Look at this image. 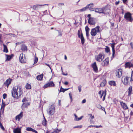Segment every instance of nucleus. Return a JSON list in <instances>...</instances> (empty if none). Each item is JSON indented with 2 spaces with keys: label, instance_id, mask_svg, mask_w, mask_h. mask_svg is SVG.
I'll return each mask as SVG.
<instances>
[{
  "label": "nucleus",
  "instance_id": "obj_1",
  "mask_svg": "<svg viewBox=\"0 0 133 133\" xmlns=\"http://www.w3.org/2000/svg\"><path fill=\"white\" fill-rule=\"evenodd\" d=\"M23 92L19 85L14 87L11 91V94L12 97L14 98L18 99L21 97Z\"/></svg>",
  "mask_w": 133,
  "mask_h": 133
},
{
  "label": "nucleus",
  "instance_id": "obj_2",
  "mask_svg": "<svg viewBox=\"0 0 133 133\" xmlns=\"http://www.w3.org/2000/svg\"><path fill=\"white\" fill-rule=\"evenodd\" d=\"M124 17L127 21L131 22H132L133 21V18L132 17V14L129 12H127L125 13Z\"/></svg>",
  "mask_w": 133,
  "mask_h": 133
},
{
  "label": "nucleus",
  "instance_id": "obj_3",
  "mask_svg": "<svg viewBox=\"0 0 133 133\" xmlns=\"http://www.w3.org/2000/svg\"><path fill=\"white\" fill-rule=\"evenodd\" d=\"M122 81L123 84L126 85H128L129 82L131 81H130V78L128 76L123 77Z\"/></svg>",
  "mask_w": 133,
  "mask_h": 133
},
{
  "label": "nucleus",
  "instance_id": "obj_4",
  "mask_svg": "<svg viewBox=\"0 0 133 133\" xmlns=\"http://www.w3.org/2000/svg\"><path fill=\"white\" fill-rule=\"evenodd\" d=\"M104 58V57L101 53H100L98 55L95 56V59L98 62H101Z\"/></svg>",
  "mask_w": 133,
  "mask_h": 133
},
{
  "label": "nucleus",
  "instance_id": "obj_5",
  "mask_svg": "<svg viewBox=\"0 0 133 133\" xmlns=\"http://www.w3.org/2000/svg\"><path fill=\"white\" fill-rule=\"evenodd\" d=\"M55 109V108L53 106L51 105L49 107L48 112L49 115H52L54 113Z\"/></svg>",
  "mask_w": 133,
  "mask_h": 133
},
{
  "label": "nucleus",
  "instance_id": "obj_6",
  "mask_svg": "<svg viewBox=\"0 0 133 133\" xmlns=\"http://www.w3.org/2000/svg\"><path fill=\"white\" fill-rule=\"evenodd\" d=\"M24 58L23 54V53L20 54L19 59V62L21 63H26V59L24 55Z\"/></svg>",
  "mask_w": 133,
  "mask_h": 133
},
{
  "label": "nucleus",
  "instance_id": "obj_7",
  "mask_svg": "<svg viewBox=\"0 0 133 133\" xmlns=\"http://www.w3.org/2000/svg\"><path fill=\"white\" fill-rule=\"evenodd\" d=\"M55 84L52 81H50V82L45 84L43 88L44 89L48 87H52L54 86Z\"/></svg>",
  "mask_w": 133,
  "mask_h": 133
},
{
  "label": "nucleus",
  "instance_id": "obj_8",
  "mask_svg": "<svg viewBox=\"0 0 133 133\" xmlns=\"http://www.w3.org/2000/svg\"><path fill=\"white\" fill-rule=\"evenodd\" d=\"M95 12L98 13H102L105 14V13L104 12V8H95Z\"/></svg>",
  "mask_w": 133,
  "mask_h": 133
},
{
  "label": "nucleus",
  "instance_id": "obj_9",
  "mask_svg": "<svg viewBox=\"0 0 133 133\" xmlns=\"http://www.w3.org/2000/svg\"><path fill=\"white\" fill-rule=\"evenodd\" d=\"M88 22L90 24L92 25H94L96 23L95 19L93 18H91L90 19H88Z\"/></svg>",
  "mask_w": 133,
  "mask_h": 133
},
{
  "label": "nucleus",
  "instance_id": "obj_10",
  "mask_svg": "<svg viewBox=\"0 0 133 133\" xmlns=\"http://www.w3.org/2000/svg\"><path fill=\"white\" fill-rule=\"evenodd\" d=\"M91 66L93 68V70L95 72H97L98 68L96 62H94V63L91 64Z\"/></svg>",
  "mask_w": 133,
  "mask_h": 133
},
{
  "label": "nucleus",
  "instance_id": "obj_11",
  "mask_svg": "<svg viewBox=\"0 0 133 133\" xmlns=\"http://www.w3.org/2000/svg\"><path fill=\"white\" fill-rule=\"evenodd\" d=\"M12 80V79L9 78L8 79H7L6 81L4 82V84L6 86H7L8 88L9 85L11 84V81Z\"/></svg>",
  "mask_w": 133,
  "mask_h": 133
},
{
  "label": "nucleus",
  "instance_id": "obj_12",
  "mask_svg": "<svg viewBox=\"0 0 133 133\" xmlns=\"http://www.w3.org/2000/svg\"><path fill=\"white\" fill-rule=\"evenodd\" d=\"M116 76L118 77H120L122 75V70L119 69L116 71Z\"/></svg>",
  "mask_w": 133,
  "mask_h": 133
},
{
  "label": "nucleus",
  "instance_id": "obj_13",
  "mask_svg": "<svg viewBox=\"0 0 133 133\" xmlns=\"http://www.w3.org/2000/svg\"><path fill=\"white\" fill-rule=\"evenodd\" d=\"M109 63L108 58H107L102 62V65L103 66H107L108 64Z\"/></svg>",
  "mask_w": 133,
  "mask_h": 133
},
{
  "label": "nucleus",
  "instance_id": "obj_14",
  "mask_svg": "<svg viewBox=\"0 0 133 133\" xmlns=\"http://www.w3.org/2000/svg\"><path fill=\"white\" fill-rule=\"evenodd\" d=\"M46 5V4L44 5H39L37 4L34 5L32 6V8L34 10H38L41 7V6Z\"/></svg>",
  "mask_w": 133,
  "mask_h": 133
},
{
  "label": "nucleus",
  "instance_id": "obj_15",
  "mask_svg": "<svg viewBox=\"0 0 133 133\" xmlns=\"http://www.w3.org/2000/svg\"><path fill=\"white\" fill-rule=\"evenodd\" d=\"M30 102L23 103L22 106V108L23 110H24V109L25 108L27 107L30 105Z\"/></svg>",
  "mask_w": 133,
  "mask_h": 133
},
{
  "label": "nucleus",
  "instance_id": "obj_16",
  "mask_svg": "<svg viewBox=\"0 0 133 133\" xmlns=\"http://www.w3.org/2000/svg\"><path fill=\"white\" fill-rule=\"evenodd\" d=\"M21 49L23 51H27L28 50L27 46L24 44H23L21 45Z\"/></svg>",
  "mask_w": 133,
  "mask_h": 133
},
{
  "label": "nucleus",
  "instance_id": "obj_17",
  "mask_svg": "<svg viewBox=\"0 0 133 133\" xmlns=\"http://www.w3.org/2000/svg\"><path fill=\"white\" fill-rule=\"evenodd\" d=\"M115 43H113L111 44V46L112 48V56L113 58L114 57V55L115 54Z\"/></svg>",
  "mask_w": 133,
  "mask_h": 133
},
{
  "label": "nucleus",
  "instance_id": "obj_18",
  "mask_svg": "<svg viewBox=\"0 0 133 133\" xmlns=\"http://www.w3.org/2000/svg\"><path fill=\"white\" fill-rule=\"evenodd\" d=\"M23 112H21L19 114L17 115L15 117V119L16 120L18 119L19 121L20 119H21L23 116Z\"/></svg>",
  "mask_w": 133,
  "mask_h": 133
},
{
  "label": "nucleus",
  "instance_id": "obj_19",
  "mask_svg": "<svg viewBox=\"0 0 133 133\" xmlns=\"http://www.w3.org/2000/svg\"><path fill=\"white\" fill-rule=\"evenodd\" d=\"M14 133H21V128H17L13 130Z\"/></svg>",
  "mask_w": 133,
  "mask_h": 133
},
{
  "label": "nucleus",
  "instance_id": "obj_20",
  "mask_svg": "<svg viewBox=\"0 0 133 133\" xmlns=\"http://www.w3.org/2000/svg\"><path fill=\"white\" fill-rule=\"evenodd\" d=\"M80 39H81V43L83 45L85 43V39L83 36V34L82 32H81V34Z\"/></svg>",
  "mask_w": 133,
  "mask_h": 133
},
{
  "label": "nucleus",
  "instance_id": "obj_21",
  "mask_svg": "<svg viewBox=\"0 0 133 133\" xmlns=\"http://www.w3.org/2000/svg\"><path fill=\"white\" fill-rule=\"evenodd\" d=\"M133 66V64L131 63V62H127L125 63V67L126 68H130Z\"/></svg>",
  "mask_w": 133,
  "mask_h": 133
},
{
  "label": "nucleus",
  "instance_id": "obj_22",
  "mask_svg": "<svg viewBox=\"0 0 133 133\" xmlns=\"http://www.w3.org/2000/svg\"><path fill=\"white\" fill-rule=\"evenodd\" d=\"M26 130L28 131H31L35 133H38L37 131L31 127H27Z\"/></svg>",
  "mask_w": 133,
  "mask_h": 133
},
{
  "label": "nucleus",
  "instance_id": "obj_23",
  "mask_svg": "<svg viewBox=\"0 0 133 133\" xmlns=\"http://www.w3.org/2000/svg\"><path fill=\"white\" fill-rule=\"evenodd\" d=\"M120 104L124 109H128V107L125 103H123V102H121Z\"/></svg>",
  "mask_w": 133,
  "mask_h": 133
},
{
  "label": "nucleus",
  "instance_id": "obj_24",
  "mask_svg": "<svg viewBox=\"0 0 133 133\" xmlns=\"http://www.w3.org/2000/svg\"><path fill=\"white\" fill-rule=\"evenodd\" d=\"M97 33L96 30H95V29L93 28L91 29L90 34L92 36H94L96 35Z\"/></svg>",
  "mask_w": 133,
  "mask_h": 133
},
{
  "label": "nucleus",
  "instance_id": "obj_25",
  "mask_svg": "<svg viewBox=\"0 0 133 133\" xmlns=\"http://www.w3.org/2000/svg\"><path fill=\"white\" fill-rule=\"evenodd\" d=\"M132 89V86H130V87L128 88V95L129 96H131V94Z\"/></svg>",
  "mask_w": 133,
  "mask_h": 133
},
{
  "label": "nucleus",
  "instance_id": "obj_26",
  "mask_svg": "<svg viewBox=\"0 0 133 133\" xmlns=\"http://www.w3.org/2000/svg\"><path fill=\"white\" fill-rule=\"evenodd\" d=\"M43 74H42L41 75H39L37 76L36 78L38 80L41 81L42 79Z\"/></svg>",
  "mask_w": 133,
  "mask_h": 133
},
{
  "label": "nucleus",
  "instance_id": "obj_27",
  "mask_svg": "<svg viewBox=\"0 0 133 133\" xmlns=\"http://www.w3.org/2000/svg\"><path fill=\"white\" fill-rule=\"evenodd\" d=\"M109 83L111 86H115L116 85V83L114 81H110L109 82Z\"/></svg>",
  "mask_w": 133,
  "mask_h": 133
},
{
  "label": "nucleus",
  "instance_id": "obj_28",
  "mask_svg": "<svg viewBox=\"0 0 133 133\" xmlns=\"http://www.w3.org/2000/svg\"><path fill=\"white\" fill-rule=\"evenodd\" d=\"M3 45L4 47L3 52L6 53L8 52V50L6 45L4 44H3Z\"/></svg>",
  "mask_w": 133,
  "mask_h": 133
},
{
  "label": "nucleus",
  "instance_id": "obj_29",
  "mask_svg": "<svg viewBox=\"0 0 133 133\" xmlns=\"http://www.w3.org/2000/svg\"><path fill=\"white\" fill-rule=\"evenodd\" d=\"M106 83L107 82L105 79L101 83V86L102 87L104 86L105 85Z\"/></svg>",
  "mask_w": 133,
  "mask_h": 133
},
{
  "label": "nucleus",
  "instance_id": "obj_30",
  "mask_svg": "<svg viewBox=\"0 0 133 133\" xmlns=\"http://www.w3.org/2000/svg\"><path fill=\"white\" fill-rule=\"evenodd\" d=\"M94 6V4L93 3H90L86 6V8H91L93 7Z\"/></svg>",
  "mask_w": 133,
  "mask_h": 133
},
{
  "label": "nucleus",
  "instance_id": "obj_31",
  "mask_svg": "<svg viewBox=\"0 0 133 133\" xmlns=\"http://www.w3.org/2000/svg\"><path fill=\"white\" fill-rule=\"evenodd\" d=\"M5 56H7L6 61H8L10 60L12 57V56H10L9 55L5 54Z\"/></svg>",
  "mask_w": 133,
  "mask_h": 133
},
{
  "label": "nucleus",
  "instance_id": "obj_32",
  "mask_svg": "<svg viewBox=\"0 0 133 133\" xmlns=\"http://www.w3.org/2000/svg\"><path fill=\"white\" fill-rule=\"evenodd\" d=\"M100 28V27L99 26H97L94 29H95V30H96V32H100L99 30Z\"/></svg>",
  "mask_w": 133,
  "mask_h": 133
},
{
  "label": "nucleus",
  "instance_id": "obj_33",
  "mask_svg": "<svg viewBox=\"0 0 133 133\" xmlns=\"http://www.w3.org/2000/svg\"><path fill=\"white\" fill-rule=\"evenodd\" d=\"M36 54H35V58L34 60V64L36 63L38 61V59L37 57L36 56Z\"/></svg>",
  "mask_w": 133,
  "mask_h": 133
},
{
  "label": "nucleus",
  "instance_id": "obj_34",
  "mask_svg": "<svg viewBox=\"0 0 133 133\" xmlns=\"http://www.w3.org/2000/svg\"><path fill=\"white\" fill-rule=\"evenodd\" d=\"M25 88L27 89H31V85L28 83L25 85Z\"/></svg>",
  "mask_w": 133,
  "mask_h": 133
},
{
  "label": "nucleus",
  "instance_id": "obj_35",
  "mask_svg": "<svg viewBox=\"0 0 133 133\" xmlns=\"http://www.w3.org/2000/svg\"><path fill=\"white\" fill-rule=\"evenodd\" d=\"M87 9V8H86V6L85 7L83 8L82 9L78 10V11L80 12H83L86 11Z\"/></svg>",
  "mask_w": 133,
  "mask_h": 133
},
{
  "label": "nucleus",
  "instance_id": "obj_36",
  "mask_svg": "<svg viewBox=\"0 0 133 133\" xmlns=\"http://www.w3.org/2000/svg\"><path fill=\"white\" fill-rule=\"evenodd\" d=\"M43 117L44 119V120L42 122V124L44 125H46V121L44 115H43Z\"/></svg>",
  "mask_w": 133,
  "mask_h": 133
},
{
  "label": "nucleus",
  "instance_id": "obj_37",
  "mask_svg": "<svg viewBox=\"0 0 133 133\" xmlns=\"http://www.w3.org/2000/svg\"><path fill=\"white\" fill-rule=\"evenodd\" d=\"M105 50L106 52L108 53L110 51L109 48L108 46H107L106 48H105Z\"/></svg>",
  "mask_w": 133,
  "mask_h": 133
},
{
  "label": "nucleus",
  "instance_id": "obj_38",
  "mask_svg": "<svg viewBox=\"0 0 133 133\" xmlns=\"http://www.w3.org/2000/svg\"><path fill=\"white\" fill-rule=\"evenodd\" d=\"M105 95H106V93L104 91H102V94L100 95L101 96H100V97L101 98H102L103 96V95H105Z\"/></svg>",
  "mask_w": 133,
  "mask_h": 133
},
{
  "label": "nucleus",
  "instance_id": "obj_39",
  "mask_svg": "<svg viewBox=\"0 0 133 133\" xmlns=\"http://www.w3.org/2000/svg\"><path fill=\"white\" fill-rule=\"evenodd\" d=\"M90 29L87 26L85 27V30L86 32H89Z\"/></svg>",
  "mask_w": 133,
  "mask_h": 133
},
{
  "label": "nucleus",
  "instance_id": "obj_40",
  "mask_svg": "<svg viewBox=\"0 0 133 133\" xmlns=\"http://www.w3.org/2000/svg\"><path fill=\"white\" fill-rule=\"evenodd\" d=\"M0 127L3 130H5V129L4 128L1 122L0 121Z\"/></svg>",
  "mask_w": 133,
  "mask_h": 133
},
{
  "label": "nucleus",
  "instance_id": "obj_41",
  "mask_svg": "<svg viewBox=\"0 0 133 133\" xmlns=\"http://www.w3.org/2000/svg\"><path fill=\"white\" fill-rule=\"evenodd\" d=\"M81 88L82 86L81 85H79L78 87V89L79 92H81Z\"/></svg>",
  "mask_w": 133,
  "mask_h": 133
},
{
  "label": "nucleus",
  "instance_id": "obj_42",
  "mask_svg": "<svg viewBox=\"0 0 133 133\" xmlns=\"http://www.w3.org/2000/svg\"><path fill=\"white\" fill-rule=\"evenodd\" d=\"M130 81H133V71L132 72L131 76L130 78Z\"/></svg>",
  "mask_w": 133,
  "mask_h": 133
},
{
  "label": "nucleus",
  "instance_id": "obj_43",
  "mask_svg": "<svg viewBox=\"0 0 133 133\" xmlns=\"http://www.w3.org/2000/svg\"><path fill=\"white\" fill-rule=\"evenodd\" d=\"M82 126L81 125H78L77 126H75L74 127V128H82Z\"/></svg>",
  "mask_w": 133,
  "mask_h": 133
},
{
  "label": "nucleus",
  "instance_id": "obj_44",
  "mask_svg": "<svg viewBox=\"0 0 133 133\" xmlns=\"http://www.w3.org/2000/svg\"><path fill=\"white\" fill-rule=\"evenodd\" d=\"M59 130L58 129H57L55 131H54L53 132L51 133H58L59 132Z\"/></svg>",
  "mask_w": 133,
  "mask_h": 133
},
{
  "label": "nucleus",
  "instance_id": "obj_45",
  "mask_svg": "<svg viewBox=\"0 0 133 133\" xmlns=\"http://www.w3.org/2000/svg\"><path fill=\"white\" fill-rule=\"evenodd\" d=\"M70 98L71 99V102H72V96L71 94V93H69V94Z\"/></svg>",
  "mask_w": 133,
  "mask_h": 133
},
{
  "label": "nucleus",
  "instance_id": "obj_46",
  "mask_svg": "<svg viewBox=\"0 0 133 133\" xmlns=\"http://www.w3.org/2000/svg\"><path fill=\"white\" fill-rule=\"evenodd\" d=\"M7 94H6L4 93L3 94V97L4 99H5L7 97Z\"/></svg>",
  "mask_w": 133,
  "mask_h": 133
},
{
  "label": "nucleus",
  "instance_id": "obj_47",
  "mask_svg": "<svg viewBox=\"0 0 133 133\" xmlns=\"http://www.w3.org/2000/svg\"><path fill=\"white\" fill-rule=\"evenodd\" d=\"M83 116H81L79 118H78V119H76V121H79L83 117Z\"/></svg>",
  "mask_w": 133,
  "mask_h": 133
},
{
  "label": "nucleus",
  "instance_id": "obj_48",
  "mask_svg": "<svg viewBox=\"0 0 133 133\" xmlns=\"http://www.w3.org/2000/svg\"><path fill=\"white\" fill-rule=\"evenodd\" d=\"M88 115H89L91 119H93L94 118V116L92 115L91 114H89Z\"/></svg>",
  "mask_w": 133,
  "mask_h": 133
},
{
  "label": "nucleus",
  "instance_id": "obj_49",
  "mask_svg": "<svg viewBox=\"0 0 133 133\" xmlns=\"http://www.w3.org/2000/svg\"><path fill=\"white\" fill-rule=\"evenodd\" d=\"M5 106V103H3V102L2 103V104L1 105V108L2 109L3 108H4Z\"/></svg>",
  "mask_w": 133,
  "mask_h": 133
},
{
  "label": "nucleus",
  "instance_id": "obj_50",
  "mask_svg": "<svg viewBox=\"0 0 133 133\" xmlns=\"http://www.w3.org/2000/svg\"><path fill=\"white\" fill-rule=\"evenodd\" d=\"M27 101V100L26 99L25 97L22 100V102L24 103V102Z\"/></svg>",
  "mask_w": 133,
  "mask_h": 133
},
{
  "label": "nucleus",
  "instance_id": "obj_51",
  "mask_svg": "<svg viewBox=\"0 0 133 133\" xmlns=\"http://www.w3.org/2000/svg\"><path fill=\"white\" fill-rule=\"evenodd\" d=\"M57 31H58V36H61L62 35V34L61 31L58 30Z\"/></svg>",
  "mask_w": 133,
  "mask_h": 133
},
{
  "label": "nucleus",
  "instance_id": "obj_52",
  "mask_svg": "<svg viewBox=\"0 0 133 133\" xmlns=\"http://www.w3.org/2000/svg\"><path fill=\"white\" fill-rule=\"evenodd\" d=\"M96 107L99 109H101L102 106H101L100 105L98 104L96 105Z\"/></svg>",
  "mask_w": 133,
  "mask_h": 133
},
{
  "label": "nucleus",
  "instance_id": "obj_53",
  "mask_svg": "<svg viewBox=\"0 0 133 133\" xmlns=\"http://www.w3.org/2000/svg\"><path fill=\"white\" fill-rule=\"evenodd\" d=\"M63 89L64 88H63L62 87V86H61V87L60 90H59V92H62L63 91H61V90H62V89Z\"/></svg>",
  "mask_w": 133,
  "mask_h": 133
},
{
  "label": "nucleus",
  "instance_id": "obj_54",
  "mask_svg": "<svg viewBox=\"0 0 133 133\" xmlns=\"http://www.w3.org/2000/svg\"><path fill=\"white\" fill-rule=\"evenodd\" d=\"M101 109L102 110L104 111L105 112V114H106V112H105V109L104 107H101Z\"/></svg>",
  "mask_w": 133,
  "mask_h": 133
},
{
  "label": "nucleus",
  "instance_id": "obj_55",
  "mask_svg": "<svg viewBox=\"0 0 133 133\" xmlns=\"http://www.w3.org/2000/svg\"><path fill=\"white\" fill-rule=\"evenodd\" d=\"M95 127L97 128H102V126L101 125H100L99 126L95 125Z\"/></svg>",
  "mask_w": 133,
  "mask_h": 133
},
{
  "label": "nucleus",
  "instance_id": "obj_56",
  "mask_svg": "<svg viewBox=\"0 0 133 133\" xmlns=\"http://www.w3.org/2000/svg\"><path fill=\"white\" fill-rule=\"evenodd\" d=\"M74 116L75 117V120L76 121V119H78L77 116V115L75 114H74Z\"/></svg>",
  "mask_w": 133,
  "mask_h": 133
},
{
  "label": "nucleus",
  "instance_id": "obj_57",
  "mask_svg": "<svg viewBox=\"0 0 133 133\" xmlns=\"http://www.w3.org/2000/svg\"><path fill=\"white\" fill-rule=\"evenodd\" d=\"M91 11H95V8H91L89 9Z\"/></svg>",
  "mask_w": 133,
  "mask_h": 133
},
{
  "label": "nucleus",
  "instance_id": "obj_58",
  "mask_svg": "<svg viewBox=\"0 0 133 133\" xmlns=\"http://www.w3.org/2000/svg\"><path fill=\"white\" fill-rule=\"evenodd\" d=\"M106 95H105H105H104L103 96V99H102V100L103 101H104L105 99V97Z\"/></svg>",
  "mask_w": 133,
  "mask_h": 133
},
{
  "label": "nucleus",
  "instance_id": "obj_59",
  "mask_svg": "<svg viewBox=\"0 0 133 133\" xmlns=\"http://www.w3.org/2000/svg\"><path fill=\"white\" fill-rule=\"evenodd\" d=\"M130 45L131 46V49H133V44L132 43V42H131L130 43Z\"/></svg>",
  "mask_w": 133,
  "mask_h": 133
},
{
  "label": "nucleus",
  "instance_id": "obj_60",
  "mask_svg": "<svg viewBox=\"0 0 133 133\" xmlns=\"http://www.w3.org/2000/svg\"><path fill=\"white\" fill-rule=\"evenodd\" d=\"M58 5L59 6H61L62 5H64V3H59L58 4Z\"/></svg>",
  "mask_w": 133,
  "mask_h": 133
},
{
  "label": "nucleus",
  "instance_id": "obj_61",
  "mask_svg": "<svg viewBox=\"0 0 133 133\" xmlns=\"http://www.w3.org/2000/svg\"><path fill=\"white\" fill-rule=\"evenodd\" d=\"M90 16H91L90 14H89L88 15L87 17H88L89 18V19H90L91 18H91Z\"/></svg>",
  "mask_w": 133,
  "mask_h": 133
},
{
  "label": "nucleus",
  "instance_id": "obj_62",
  "mask_svg": "<svg viewBox=\"0 0 133 133\" xmlns=\"http://www.w3.org/2000/svg\"><path fill=\"white\" fill-rule=\"evenodd\" d=\"M86 102V100L85 99H84L83 100L82 102V103H85Z\"/></svg>",
  "mask_w": 133,
  "mask_h": 133
},
{
  "label": "nucleus",
  "instance_id": "obj_63",
  "mask_svg": "<svg viewBox=\"0 0 133 133\" xmlns=\"http://www.w3.org/2000/svg\"><path fill=\"white\" fill-rule=\"evenodd\" d=\"M86 35L87 37H88L89 36V32H86Z\"/></svg>",
  "mask_w": 133,
  "mask_h": 133
},
{
  "label": "nucleus",
  "instance_id": "obj_64",
  "mask_svg": "<svg viewBox=\"0 0 133 133\" xmlns=\"http://www.w3.org/2000/svg\"><path fill=\"white\" fill-rule=\"evenodd\" d=\"M119 3V1H118V2H116L115 4L116 5H117Z\"/></svg>",
  "mask_w": 133,
  "mask_h": 133
}]
</instances>
